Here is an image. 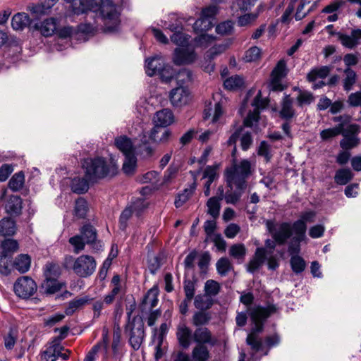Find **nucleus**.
Listing matches in <instances>:
<instances>
[{"label":"nucleus","mask_w":361,"mask_h":361,"mask_svg":"<svg viewBox=\"0 0 361 361\" xmlns=\"http://www.w3.org/2000/svg\"><path fill=\"white\" fill-rule=\"evenodd\" d=\"M68 4V10L64 13L65 16L71 14L80 15L91 11L90 17L99 11V19L102 20L105 32L116 31L120 25L119 7L109 0H63Z\"/></svg>","instance_id":"nucleus-1"},{"label":"nucleus","mask_w":361,"mask_h":361,"mask_svg":"<svg viewBox=\"0 0 361 361\" xmlns=\"http://www.w3.org/2000/svg\"><path fill=\"white\" fill-rule=\"evenodd\" d=\"M248 311L254 326L247 336L246 343L254 352L262 351L266 348L265 344L263 345L258 334L263 329L264 321L276 312V307L274 305H267L266 307L255 306L250 307Z\"/></svg>","instance_id":"nucleus-2"},{"label":"nucleus","mask_w":361,"mask_h":361,"mask_svg":"<svg viewBox=\"0 0 361 361\" xmlns=\"http://www.w3.org/2000/svg\"><path fill=\"white\" fill-rule=\"evenodd\" d=\"M236 148L234 147L232 157L233 164L225 171V180L228 188L232 189V185L240 190H245L247 187L246 179L251 175L252 165L248 159H242L240 161L234 157Z\"/></svg>","instance_id":"nucleus-3"},{"label":"nucleus","mask_w":361,"mask_h":361,"mask_svg":"<svg viewBox=\"0 0 361 361\" xmlns=\"http://www.w3.org/2000/svg\"><path fill=\"white\" fill-rule=\"evenodd\" d=\"M86 178L89 181H97L108 176L116 174L118 166L114 161H107L102 157L90 158L84 161Z\"/></svg>","instance_id":"nucleus-4"},{"label":"nucleus","mask_w":361,"mask_h":361,"mask_svg":"<svg viewBox=\"0 0 361 361\" xmlns=\"http://www.w3.org/2000/svg\"><path fill=\"white\" fill-rule=\"evenodd\" d=\"M67 266L71 265L74 273L80 277H88L95 271L97 263L90 255H82L76 259L72 257H66Z\"/></svg>","instance_id":"nucleus-5"},{"label":"nucleus","mask_w":361,"mask_h":361,"mask_svg":"<svg viewBox=\"0 0 361 361\" xmlns=\"http://www.w3.org/2000/svg\"><path fill=\"white\" fill-rule=\"evenodd\" d=\"M266 225L274 240L279 245H283L292 235H294L293 224L267 221Z\"/></svg>","instance_id":"nucleus-6"},{"label":"nucleus","mask_w":361,"mask_h":361,"mask_svg":"<svg viewBox=\"0 0 361 361\" xmlns=\"http://www.w3.org/2000/svg\"><path fill=\"white\" fill-rule=\"evenodd\" d=\"M217 11L218 8L216 6H210L202 9L201 17L195 22L193 25L195 32H203L210 30L213 27V20Z\"/></svg>","instance_id":"nucleus-7"},{"label":"nucleus","mask_w":361,"mask_h":361,"mask_svg":"<svg viewBox=\"0 0 361 361\" xmlns=\"http://www.w3.org/2000/svg\"><path fill=\"white\" fill-rule=\"evenodd\" d=\"M130 331L129 343L134 350H138L144 339V325L140 319L134 318L127 326Z\"/></svg>","instance_id":"nucleus-8"},{"label":"nucleus","mask_w":361,"mask_h":361,"mask_svg":"<svg viewBox=\"0 0 361 361\" xmlns=\"http://www.w3.org/2000/svg\"><path fill=\"white\" fill-rule=\"evenodd\" d=\"M14 292L20 298H29L33 295L37 286L35 281L29 276H21L14 283Z\"/></svg>","instance_id":"nucleus-9"},{"label":"nucleus","mask_w":361,"mask_h":361,"mask_svg":"<svg viewBox=\"0 0 361 361\" xmlns=\"http://www.w3.org/2000/svg\"><path fill=\"white\" fill-rule=\"evenodd\" d=\"M59 23V18L51 16L44 18L42 20H34V23L32 25V30L39 32L43 37H49L56 33Z\"/></svg>","instance_id":"nucleus-10"},{"label":"nucleus","mask_w":361,"mask_h":361,"mask_svg":"<svg viewBox=\"0 0 361 361\" xmlns=\"http://www.w3.org/2000/svg\"><path fill=\"white\" fill-rule=\"evenodd\" d=\"M287 72L288 70L286 61L284 60L279 61L271 74V79L269 84L270 90L282 91L283 90L282 80L287 75Z\"/></svg>","instance_id":"nucleus-11"},{"label":"nucleus","mask_w":361,"mask_h":361,"mask_svg":"<svg viewBox=\"0 0 361 361\" xmlns=\"http://www.w3.org/2000/svg\"><path fill=\"white\" fill-rule=\"evenodd\" d=\"M267 104V99H262L261 91H259L252 103V105L254 107L253 111L250 112L247 116L244 119V126L247 127H253L259 121V111L261 109H264Z\"/></svg>","instance_id":"nucleus-12"},{"label":"nucleus","mask_w":361,"mask_h":361,"mask_svg":"<svg viewBox=\"0 0 361 361\" xmlns=\"http://www.w3.org/2000/svg\"><path fill=\"white\" fill-rule=\"evenodd\" d=\"M315 216V213L312 211L305 212L303 213L300 219L293 223V233L295 234V240L298 241L306 240V223L313 222Z\"/></svg>","instance_id":"nucleus-13"},{"label":"nucleus","mask_w":361,"mask_h":361,"mask_svg":"<svg viewBox=\"0 0 361 361\" xmlns=\"http://www.w3.org/2000/svg\"><path fill=\"white\" fill-rule=\"evenodd\" d=\"M197 59V54L193 48L185 45L174 50L173 61L176 65H185L193 63Z\"/></svg>","instance_id":"nucleus-14"},{"label":"nucleus","mask_w":361,"mask_h":361,"mask_svg":"<svg viewBox=\"0 0 361 361\" xmlns=\"http://www.w3.org/2000/svg\"><path fill=\"white\" fill-rule=\"evenodd\" d=\"M169 99L173 106L180 107L187 105L192 99L189 90L185 86H178L171 90Z\"/></svg>","instance_id":"nucleus-15"},{"label":"nucleus","mask_w":361,"mask_h":361,"mask_svg":"<svg viewBox=\"0 0 361 361\" xmlns=\"http://www.w3.org/2000/svg\"><path fill=\"white\" fill-rule=\"evenodd\" d=\"M59 0H39V2L28 6L27 11L37 19L43 16L49 15L53 7Z\"/></svg>","instance_id":"nucleus-16"},{"label":"nucleus","mask_w":361,"mask_h":361,"mask_svg":"<svg viewBox=\"0 0 361 361\" xmlns=\"http://www.w3.org/2000/svg\"><path fill=\"white\" fill-rule=\"evenodd\" d=\"M192 340L197 345H209L214 346L216 345L217 340L212 335L210 330L204 326L197 327L192 335Z\"/></svg>","instance_id":"nucleus-17"},{"label":"nucleus","mask_w":361,"mask_h":361,"mask_svg":"<svg viewBox=\"0 0 361 361\" xmlns=\"http://www.w3.org/2000/svg\"><path fill=\"white\" fill-rule=\"evenodd\" d=\"M191 329L185 323H180L177 326L176 337L179 345L183 348H188L192 340Z\"/></svg>","instance_id":"nucleus-18"},{"label":"nucleus","mask_w":361,"mask_h":361,"mask_svg":"<svg viewBox=\"0 0 361 361\" xmlns=\"http://www.w3.org/2000/svg\"><path fill=\"white\" fill-rule=\"evenodd\" d=\"M174 117L171 110L164 109L156 112L153 117L154 128L166 127L173 123Z\"/></svg>","instance_id":"nucleus-19"},{"label":"nucleus","mask_w":361,"mask_h":361,"mask_svg":"<svg viewBox=\"0 0 361 361\" xmlns=\"http://www.w3.org/2000/svg\"><path fill=\"white\" fill-rule=\"evenodd\" d=\"M336 35L343 46L353 49L357 45L359 39H361V30H353L350 35L341 32H337Z\"/></svg>","instance_id":"nucleus-20"},{"label":"nucleus","mask_w":361,"mask_h":361,"mask_svg":"<svg viewBox=\"0 0 361 361\" xmlns=\"http://www.w3.org/2000/svg\"><path fill=\"white\" fill-rule=\"evenodd\" d=\"M164 65V59L161 56H155L145 61V72L147 75L159 74Z\"/></svg>","instance_id":"nucleus-21"},{"label":"nucleus","mask_w":361,"mask_h":361,"mask_svg":"<svg viewBox=\"0 0 361 361\" xmlns=\"http://www.w3.org/2000/svg\"><path fill=\"white\" fill-rule=\"evenodd\" d=\"M266 259V250L264 247L256 249L253 257L249 262L247 266L248 272L254 273L258 270L264 264Z\"/></svg>","instance_id":"nucleus-22"},{"label":"nucleus","mask_w":361,"mask_h":361,"mask_svg":"<svg viewBox=\"0 0 361 361\" xmlns=\"http://www.w3.org/2000/svg\"><path fill=\"white\" fill-rule=\"evenodd\" d=\"M33 23L34 20L31 19L25 13H18L13 16L11 20V26L15 30H23L28 25L32 29Z\"/></svg>","instance_id":"nucleus-23"},{"label":"nucleus","mask_w":361,"mask_h":361,"mask_svg":"<svg viewBox=\"0 0 361 361\" xmlns=\"http://www.w3.org/2000/svg\"><path fill=\"white\" fill-rule=\"evenodd\" d=\"M115 146L124 156L135 154V149L131 140L126 135H120L115 138Z\"/></svg>","instance_id":"nucleus-24"},{"label":"nucleus","mask_w":361,"mask_h":361,"mask_svg":"<svg viewBox=\"0 0 361 361\" xmlns=\"http://www.w3.org/2000/svg\"><path fill=\"white\" fill-rule=\"evenodd\" d=\"M91 301L90 297L85 295L82 297L76 298L68 302L65 312L68 315H71L76 311L85 307Z\"/></svg>","instance_id":"nucleus-25"},{"label":"nucleus","mask_w":361,"mask_h":361,"mask_svg":"<svg viewBox=\"0 0 361 361\" xmlns=\"http://www.w3.org/2000/svg\"><path fill=\"white\" fill-rule=\"evenodd\" d=\"M224 111L221 102L215 103L214 108L207 107L204 111V119L212 118V123H216L223 115Z\"/></svg>","instance_id":"nucleus-26"},{"label":"nucleus","mask_w":361,"mask_h":361,"mask_svg":"<svg viewBox=\"0 0 361 361\" xmlns=\"http://www.w3.org/2000/svg\"><path fill=\"white\" fill-rule=\"evenodd\" d=\"M280 116L285 119L292 118L295 116L293 101L289 95H286L283 99Z\"/></svg>","instance_id":"nucleus-27"},{"label":"nucleus","mask_w":361,"mask_h":361,"mask_svg":"<svg viewBox=\"0 0 361 361\" xmlns=\"http://www.w3.org/2000/svg\"><path fill=\"white\" fill-rule=\"evenodd\" d=\"M31 259L29 255L21 254L18 255L13 262V267L20 273L27 272L30 267Z\"/></svg>","instance_id":"nucleus-28"},{"label":"nucleus","mask_w":361,"mask_h":361,"mask_svg":"<svg viewBox=\"0 0 361 361\" xmlns=\"http://www.w3.org/2000/svg\"><path fill=\"white\" fill-rule=\"evenodd\" d=\"M61 350H63V348L59 344H54L49 346L42 354V361H56L59 357Z\"/></svg>","instance_id":"nucleus-29"},{"label":"nucleus","mask_w":361,"mask_h":361,"mask_svg":"<svg viewBox=\"0 0 361 361\" xmlns=\"http://www.w3.org/2000/svg\"><path fill=\"white\" fill-rule=\"evenodd\" d=\"M159 290L156 286L152 287L148 290L143 299V305L145 308L152 309L157 306L158 303Z\"/></svg>","instance_id":"nucleus-30"},{"label":"nucleus","mask_w":361,"mask_h":361,"mask_svg":"<svg viewBox=\"0 0 361 361\" xmlns=\"http://www.w3.org/2000/svg\"><path fill=\"white\" fill-rule=\"evenodd\" d=\"M169 30L171 31H174L175 32L172 36H171V40L179 46V47H184L185 45H188V42H190V36L188 35L183 33L180 31H176V27L173 26H170Z\"/></svg>","instance_id":"nucleus-31"},{"label":"nucleus","mask_w":361,"mask_h":361,"mask_svg":"<svg viewBox=\"0 0 361 361\" xmlns=\"http://www.w3.org/2000/svg\"><path fill=\"white\" fill-rule=\"evenodd\" d=\"M71 186L73 192L78 194L85 193L89 188L87 180L80 177L74 178L71 181Z\"/></svg>","instance_id":"nucleus-32"},{"label":"nucleus","mask_w":361,"mask_h":361,"mask_svg":"<svg viewBox=\"0 0 361 361\" xmlns=\"http://www.w3.org/2000/svg\"><path fill=\"white\" fill-rule=\"evenodd\" d=\"M330 69L328 66L315 68L307 74V80L310 82H315L317 79H324L329 75Z\"/></svg>","instance_id":"nucleus-33"},{"label":"nucleus","mask_w":361,"mask_h":361,"mask_svg":"<svg viewBox=\"0 0 361 361\" xmlns=\"http://www.w3.org/2000/svg\"><path fill=\"white\" fill-rule=\"evenodd\" d=\"M310 4V0H302L300 1L295 15L296 20H300L305 18L316 6V1H314L307 9H305V7Z\"/></svg>","instance_id":"nucleus-34"},{"label":"nucleus","mask_w":361,"mask_h":361,"mask_svg":"<svg viewBox=\"0 0 361 361\" xmlns=\"http://www.w3.org/2000/svg\"><path fill=\"white\" fill-rule=\"evenodd\" d=\"M244 85V79L238 75L226 78L224 82V87L229 90H235Z\"/></svg>","instance_id":"nucleus-35"},{"label":"nucleus","mask_w":361,"mask_h":361,"mask_svg":"<svg viewBox=\"0 0 361 361\" xmlns=\"http://www.w3.org/2000/svg\"><path fill=\"white\" fill-rule=\"evenodd\" d=\"M2 251L0 254L11 257L18 249V242L13 239H6L1 244Z\"/></svg>","instance_id":"nucleus-36"},{"label":"nucleus","mask_w":361,"mask_h":361,"mask_svg":"<svg viewBox=\"0 0 361 361\" xmlns=\"http://www.w3.org/2000/svg\"><path fill=\"white\" fill-rule=\"evenodd\" d=\"M246 251L243 244H235L230 247L229 255L233 258L237 259L238 263H241L244 260Z\"/></svg>","instance_id":"nucleus-37"},{"label":"nucleus","mask_w":361,"mask_h":361,"mask_svg":"<svg viewBox=\"0 0 361 361\" xmlns=\"http://www.w3.org/2000/svg\"><path fill=\"white\" fill-rule=\"evenodd\" d=\"M216 40V37L211 35L200 34L194 39V43L197 47L206 49L211 46Z\"/></svg>","instance_id":"nucleus-38"},{"label":"nucleus","mask_w":361,"mask_h":361,"mask_svg":"<svg viewBox=\"0 0 361 361\" xmlns=\"http://www.w3.org/2000/svg\"><path fill=\"white\" fill-rule=\"evenodd\" d=\"M63 286V283L53 279H46L42 285L45 292L49 294H54L58 292Z\"/></svg>","instance_id":"nucleus-39"},{"label":"nucleus","mask_w":361,"mask_h":361,"mask_svg":"<svg viewBox=\"0 0 361 361\" xmlns=\"http://www.w3.org/2000/svg\"><path fill=\"white\" fill-rule=\"evenodd\" d=\"M16 233L15 222L9 219H3L0 221V233L2 235H12Z\"/></svg>","instance_id":"nucleus-40"},{"label":"nucleus","mask_w":361,"mask_h":361,"mask_svg":"<svg viewBox=\"0 0 361 361\" xmlns=\"http://www.w3.org/2000/svg\"><path fill=\"white\" fill-rule=\"evenodd\" d=\"M192 356L195 361H207L209 352L206 346L197 345L192 350Z\"/></svg>","instance_id":"nucleus-41"},{"label":"nucleus","mask_w":361,"mask_h":361,"mask_svg":"<svg viewBox=\"0 0 361 361\" xmlns=\"http://www.w3.org/2000/svg\"><path fill=\"white\" fill-rule=\"evenodd\" d=\"M220 201L216 197H212L207 202V213L214 219L217 218L219 215L221 209Z\"/></svg>","instance_id":"nucleus-42"},{"label":"nucleus","mask_w":361,"mask_h":361,"mask_svg":"<svg viewBox=\"0 0 361 361\" xmlns=\"http://www.w3.org/2000/svg\"><path fill=\"white\" fill-rule=\"evenodd\" d=\"M135 156H140L142 159L151 157L154 152L152 147L147 142H143L140 145H135Z\"/></svg>","instance_id":"nucleus-43"},{"label":"nucleus","mask_w":361,"mask_h":361,"mask_svg":"<svg viewBox=\"0 0 361 361\" xmlns=\"http://www.w3.org/2000/svg\"><path fill=\"white\" fill-rule=\"evenodd\" d=\"M137 158L135 156V154L125 156V160L123 164V172L127 175L132 174L135 170Z\"/></svg>","instance_id":"nucleus-44"},{"label":"nucleus","mask_w":361,"mask_h":361,"mask_svg":"<svg viewBox=\"0 0 361 361\" xmlns=\"http://www.w3.org/2000/svg\"><path fill=\"white\" fill-rule=\"evenodd\" d=\"M334 178L336 183L345 185L353 178V173L350 169H340L336 173Z\"/></svg>","instance_id":"nucleus-45"},{"label":"nucleus","mask_w":361,"mask_h":361,"mask_svg":"<svg viewBox=\"0 0 361 361\" xmlns=\"http://www.w3.org/2000/svg\"><path fill=\"white\" fill-rule=\"evenodd\" d=\"M25 176L23 172H18L14 174L9 180V188L13 191H18L21 189L24 185Z\"/></svg>","instance_id":"nucleus-46"},{"label":"nucleus","mask_w":361,"mask_h":361,"mask_svg":"<svg viewBox=\"0 0 361 361\" xmlns=\"http://www.w3.org/2000/svg\"><path fill=\"white\" fill-rule=\"evenodd\" d=\"M194 305L197 309L207 310L212 306V300L205 294L198 295L195 298Z\"/></svg>","instance_id":"nucleus-47"},{"label":"nucleus","mask_w":361,"mask_h":361,"mask_svg":"<svg viewBox=\"0 0 361 361\" xmlns=\"http://www.w3.org/2000/svg\"><path fill=\"white\" fill-rule=\"evenodd\" d=\"M22 208L21 199L18 196L11 197L6 204V209L11 214H19Z\"/></svg>","instance_id":"nucleus-48"},{"label":"nucleus","mask_w":361,"mask_h":361,"mask_svg":"<svg viewBox=\"0 0 361 361\" xmlns=\"http://www.w3.org/2000/svg\"><path fill=\"white\" fill-rule=\"evenodd\" d=\"M204 294L209 298L210 297L216 295L220 290V284L214 280H207L204 287Z\"/></svg>","instance_id":"nucleus-49"},{"label":"nucleus","mask_w":361,"mask_h":361,"mask_svg":"<svg viewBox=\"0 0 361 361\" xmlns=\"http://www.w3.org/2000/svg\"><path fill=\"white\" fill-rule=\"evenodd\" d=\"M220 167L219 164H216L212 166H207L203 171V178H206L209 182H213L218 178V171Z\"/></svg>","instance_id":"nucleus-50"},{"label":"nucleus","mask_w":361,"mask_h":361,"mask_svg":"<svg viewBox=\"0 0 361 361\" xmlns=\"http://www.w3.org/2000/svg\"><path fill=\"white\" fill-rule=\"evenodd\" d=\"M217 272L221 276H226L231 269L232 264L230 260L226 257L220 258L216 264Z\"/></svg>","instance_id":"nucleus-51"},{"label":"nucleus","mask_w":361,"mask_h":361,"mask_svg":"<svg viewBox=\"0 0 361 361\" xmlns=\"http://www.w3.org/2000/svg\"><path fill=\"white\" fill-rule=\"evenodd\" d=\"M11 258L0 254V274L6 276L14 269L13 263H11Z\"/></svg>","instance_id":"nucleus-52"},{"label":"nucleus","mask_w":361,"mask_h":361,"mask_svg":"<svg viewBox=\"0 0 361 361\" xmlns=\"http://www.w3.org/2000/svg\"><path fill=\"white\" fill-rule=\"evenodd\" d=\"M290 265L293 272L299 274L305 270L306 264L301 257L293 255L290 259Z\"/></svg>","instance_id":"nucleus-53"},{"label":"nucleus","mask_w":361,"mask_h":361,"mask_svg":"<svg viewBox=\"0 0 361 361\" xmlns=\"http://www.w3.org/2000/svg\"><path fill=\"white\" fill-rule=\"evenodd\" d=\"M88 209L87 202L83 198H78L75 201L74 213L78 218H84Z\"/></svg>","instance_id":"nucleus-54"},{"label":"nucleus","mask_w":361,"mask_h":361,"mask_svg":"<svg viewBox=\"0 0 361 361\" xmlns=\"http://www.w3.org/2000/svg\"><path fill=\"white\" fill-rule=\"evenodd\" d=\"M343 133V124H338L334 128H328L320 133L321 138L324 140H329Z\"/></svg>","instance_id":"nucleus-55"},{"label":"nucleus","mask_w":361,"mask_h":361,"mask_svg":"<svg viewBox=\"0 0 361 361\" xmlns=\"http://www.w3.org/2000/svg\"><path fill=\"white\" fill-rule=\"evenodd\" d=\"M233 186L234 185H232V189L229 188V190L225 193L224 199L227 204H235L242 195L243 190H240L236 188V190L233 191Z\"/></svg>","instance_id":"nucleus-56"},{"label":"nucleus","mask_w":361,"mask_h":361,"mask_svg":"<svg viewBox=\"0 0 361 361\" xmlns=\"http://www.w3.org/2000/svg\"><path fill=\"white\" fill-rule=\"evenodd\" d=\"M81 235L87 244L94 243L97 238L94 228L90 225H85L82 228Z\"/></svg>","instance_id":"nucleus-57"},{"label":"nucleus","mask_w":361,"mask_h":361,"mask_svg":"<svg viewBox=\"0 0 361 361\" xmlns=\"http://www.w3.org/2000/svg\"><path fill=\"white\" fill-rule=\"evenodd\" d=\"M60 274L61 271L59 265L52 263L46 264L44 269V276L46 279H57Z\"/></svg>","instance_id":"nucleus-58"},{"label":"nucleus","mask_w":361,"mask_h":361,"mask_svg":"<svg viewBox=\"0 0 361 361\" xmlns=\"http://www.w3.org/2000/svg\"><path fill=\"white\" fill-rule=\"evenodd\" d=\"M195 189V185H193L189 189H185L184 192L176 197L175 200V205L177 208L182 207L190 198Z\"/></svg>","instance_id":"nucleus-59"},{"label":"nucleus","mask_w":361,"mask_h":361,"mask_svg":"<svg viewBox=\"0 0 361 361\" xmlns=\"http://www.w3.org/2000/svg\"><path fill=\"white\" fill-rule=\"evenodd\" d=\"M176 80L179 86L188 83L192 80V73L188 69H182L176 75Z\"/></svg>","instance_id":"nucleus-60"},{"label":"nucleus","mask_w":361,"mask_h":361,"mask_svg":"<svg viewBox=\"0 0 361 361\" xmlns=\"http://www.w3.org/2000/svg\"><path fill=\"white\" fill-rule=\"evenodd\" d=\"M344 137L341 140L340 145L343 149H350L357 146L359 142V139L355 137H349L345 134L341 133Z\"/></svg>","instance_id":"nucleus-61"},{"label":"nucleus","mask_w":361,"mask_h":361,"mask_svg":"<svg viewBox=\"0 0 361 361\" xmlns=\"http://www.w3.org/2000/svg\"><path fill=\"white\" fill-rule=\"evenodd\" d=\"M135 214L132 207H127L121 213L119 219L120 228L125 230L127 227V223L130 217Z\"/></svg>","instance_id":"nucleus-62"},{"label":"nucleus","mask_w":361,"mask_h":361,"mask_svg":"<svg viewBox=\"0 0 361 361\" xmlns=\"http://www.w3.org/2000/svg\"><path fill=\"white\" fill-rule=\"evenodd\" d=\"M261 56V50L257 47H252L246 51L244 59L246 62H252L258 60Z\"/></svg>","instance_id":"nucleus-63"},{"label":"nucleus","mask_w":361,"mask_h":361,"mask_svg":"<svg viewBox=\"0 0 361 361\" xmlns=\"http://www.w3.org/2000/svg\"><path fill=\"white\" fill-rule=\"evenodd\" d=\"M257 154L263 157L266 161H269L272 157L270 145L265 141L261 142L258 147Z\"/></svg>","instance_id":"nucleus-64"}]
</instances>
